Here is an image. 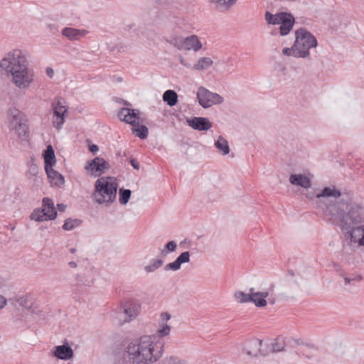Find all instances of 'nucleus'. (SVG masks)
<instances>
[{"instance_id": "nucleus-1", "label": "nucleus", "mask_w": 364, "mask_h": 364, "mask_svg": "<svg viewBox=\"0 0 364 364\" xmlns=\"http://www.w3.org/2000/svg\"><path fill=\"white\" fill-rule=\"evenodd\" d=\"M353 193L325 187L316 195V204L326 220L338 225L353 248L364 246V207L353 202Z\"/></svg>"}, {"instance_id": "nucleus-2", "label": "nucleus", "mask_w": 364, "mask_h": 364, "mask_svg": "<svg viewBox=\"0 0 364 364\" xmlns=\"http://www.w3.org/2000/svg\"><path fill=\"white\" fill-rule=\"evenodd\" d=\"M164 343L154 336H143L131 341L122 354L121 364H153L163 355Z\"/></svg>"}, {"instance_id": "nucleus-3", "label": "nucleus", "mask_w": 364, "mask_h": 364, "mask_svg": "<svg viewBox=\"0 0 364 364\" xmlns=\"http://www.w3.org/2000/svg\"><path fill=\"white\" fill-rule=\"evenodd\" d=\"M0 69L11 75L12 82L19 89H27L33 82L34 73L28 68V61L20 49L7 53L0 62Z\"/></svg>"}, {"instance_id": "nucleus-4", "label": "nucleus", "mask_w": 364, "mask_h": 364, "mask_svg": "<svg viewBox=\"0 0 364 364\" xmlns=\"http://www.w3.org/2000/svg\"><path fill=\"white\" fill-rule=\"evenodd\" d=\"M117 188L115 181H109L105 177L98 178L95 183L92 198L98 204L111 203L116 198Z\"/></svg>"}, {"instance_id": "nucleus-5", "label": "nucleus", "mask_w": 364, "mask_h": 364, "mask_svg": "<svg viewBox=\"0 0 364 364\" xmlns=\"http://www.w3.org/2000/svg\"><path fill=\"white\" fill-rule=\"evenodd\" d=\"M294 48L298 51L307 53L305 58L309 55V49L316 47L318 43L314 35L306 28H300L295 31Z\"/></svg>"}, {"instance_id": "nucleus-6", "label": "nucleus", "mask_w": 364, "mask_h": 364, "mask_svg": "<svg viewBox=\"0 0 364 364\" xmlns=\"http://www.w3.org/2000/svg\"><path fill=\"white\" fill-rule=\"evenodd\" d=\"M197 99L199 105L203 108H208L213 105H220L224 101L223 97L219 94L212 92L202 86L198 90Z\"/></svg>"}, {"instance_id": "nucleus-7", "label": "nucleus", "mask_w": 364, "mask_h": 364, "mask_svg": "<svg viewBox=\"0 0 364 364\" xmlns=\"http://www.w3.org/2000/svg\"><path fill=\"white\" fill-rule=\"evenodd\" d=\"M109 168V164L102 157H95V159L87 161L85 169L87 172L94 177L100 176Z\"/></svg>"}, {"instance_id": "nucleus-8", "label": "nucleus", "mask_w": 364, "mask_h": 364, "mask_svg": "<svg viewBox=\"0 0 364 364\" xmlns=\"http://www.w3.org/2000/svg\"><path fill=\"white\" fill-rule=\"evenodd\" d=\"M124 314L127 316L128 319L125 321H129L136 318L141 311V304L139 301L131 299L122 305Z\"/></svg>"}, {"instance_id": "nucleus-9", "label": "nucleus", "mask_w": 364, "mask_h": 364, "mask_svg": "<svg viewBox=\"0 0 364 364\" xmlns=\"http://www.w3.org/2000/svg\"><path fill=\"white\" fill-rule=\"evenodd\" d=\"M139 114L138 109L123 107L119 109L117 115L121 121L135 127L137 124Z\"/></svg>"}, {"instance_id": "nucleus-10", "label": "nucleus", "mask_w": 364, "mask_h": 364, "mask_svg": "<svg viewBox=\"0 0 364 364\" xmlns=\"http://www.w3.org/2000/svg\"><path fill=\"white\" fill-rule=\"evenodd\" d=\"M282 18L279 33L280 36H285L292 30L295 23V18L291 13L285 11L283 13V15H282Z\"/></svg>"}, {"instance_id": "nucleus-11", "label": "nucleus", "mask_w": 364, "mask_h": 364, "mask_svg": "<svg viewBox=\"0 0 364 364\" xmlns=\"http://www.w3.org/2000/svg\"><path fill=\"white\" fill-rule=\"evenodd\" d=\"M68 109L62 105L60 100L54 105L53 114L54 119L53 121V127L58 130L62 128L65 122V114L67 113Z\"/></svg>"}, {"instance_id": "nucleus-12", "label": "nucleus", "mask_w": 364, "mask_h": 364, "mask_svg": "<svg viewBox=\"0 0 364 364\" xmlns=\"http://www.w3.org/2000/svg\"><path fill=\"white\" fill-rule=\"evenodd\" d=\"M262 344V340L257 338L251 339L245 343L243 350L247 355L251 356H257L258 355H264L265 354L261 349Z\"/></svg>"}, {"instance_id": "nucleus-13", "label": "nucleus", "mask_w": 364, "mask_h": 364, "mask_svg": "<svg viewBox=\"0 0 364 364\" xmlns=\"http://www.w3.org/2000/svg\"><path fill=\"white\" fill-rule=\"evenodd\" d=\"M53 355L60 360H70L73 357V350L67 341L63 345L54 347L52 351Z\"/></svg>"}, {"instance_id": "nucleus-14", "label": "nucleus", "mask_w": 364, "mask_h": 364, "mask_svg": "<svg viewBox=\"0 0 364 364\" xmlns=\"http://www.w3.org/2000/svg\"><path fill=\"white\" fill-rule=\"evenodd\" d=\"M188 124L195 130L207 131L212 127V122L205 117H194L187 119Z\"/></svg>"}, {"instance_id": "nucleus-15", "label": "nucleus", "mask_w": 364, "mask_h": 364, "mask_svg": "<svg viewBox=\"0 0 364 364\" xmlns=\"http://www.w3.org/2000/svg\"><path fill=\"white\" fill-rule=\"evenodd\" d=\"M190 261V253L189 252H183L179 255V256L173 262L167 264L164 267L165 271H177L181 269V266L183 263L189 262Z\"/></svg>"}, {"instance_id": "nucleus-16", "label": "nucleus", "mask_w": 364, "mask_h": 364, "mask_svg": "<svg viewBox=\"0 0 364 364\" xmlns=\"http://www.w3.org/2000/svg\"><path fill=\"white\" fill-rule=\"evenodd\" d=\"M202 48V43L199 41L198 37L196 35H192L183 40V50H193L198 51Z\"/></svg>"}, {"instance_id": "nucleus-17", "label": "nucleus", "mask_w": 364, "mask_h": 364, "mask_svg": "<svg viewBox=\"0 0 364 364\" xmlns=\"http://www.w3.org/2000/svg\"><path fill=\"white\" fill-rule=\"evenodd\" d=\"M289 180L291 184L304 188H309L311 186V179L303 174H291Z\"/></svg>"}, {"instance_id": "nucleus-18", "label": "nucleus", "mask_w": 364, "mask_h": 364, "mask_svg": "<svg viewBox=\"0 0 364 364\" xmlns=\"http://www.w3.org/2000/svg\"><path fill=\"white\" fill-rule=\"evenodd\" d=\"M42 211L48 220H54L57 216V211L53 202L49 198H44L42 202Z\"/></svg>"}, {"instance_id": "nucleus-19", "label": "nucleus", "mask_w": 364, "mask_h": 364, "mask_svg": "<svg viewBox=\"0 0 364 364\" xmlns=\"http://www.w3.org/2000/svg\"><path fill=\"white\" fill-rule=\"evenodd\" d=\"M88 33L86 30H80L71 27H66L63 29V36L67 37L70 41L79 40L80 38L85 36Z\"/></svg>"}, {"instance_id": "nucleus-20", "label": "nucleus", "mask_w": 364, "mask_h": 364, "mask_svg": "<svg viewBox=\"0 0 364 364\" xmlns=\"http://www.w3.org/2000/svg\"><path fill=\"white\" fill-rule=\"evenodd\" d=\"M45 171L52 186L60 187L64 184V177L60 173L55 171L53 167L46 168Z\"/></svg>"}, {"instance_id": "nucleus-21", "label": "nucleus", "mask_w": 364, "mask_h": 364, "mask_svg": "<svg viewBox=\"0 0 364 364\" xmlns=\"http://www.w3.org/2000/svg\"><path fill=\"white\" fill-rule=\"evenodd\" d=\"M11 128L14 129L18 134V137L23 140H26L28 136V128L26 124V120L18 121L17 123L10 124Z\"/></svg>"}, {"instance_id": "nucleus-22", "label": "nucleus", "mask_w": 364, "mask_h": 364, "mask_svg": "<svg viewBox=\"0 0 364 364\" xmlns=\"http://www.w3.org/2000/svg\"><path fill=\"white\" fill-rule=\"evenodd\" d=\"M43 156L44 159L45 168L53 167L56 164L55 151L51 145H48L43 151Z\"/></svg>"}, {"instance_id": "nucleus-23", "label": "nucleus", "mask_w": 364, "mask_h": 364, "mask_svg": "<svg viewBox=\"0 0 364 364\" xmlns=\"http://www.w3.org/2000/svg\"><path fill=\"white\" fill-rule=\"evenodd\" d=\"M268 296V291H258L252 294V300L250 302L254 303L257 307H264L267 305L266 298Z\"/></svg>"}, {"instance_id": "nucleus-24", "label": "nucleus", "mask_w": 364, "mask_h": 364, "mask_svg": "<svg viewBox=\"0 0 364 364\" xmlns=\"http://www.w3.org/2000/svg\"><path fill=\"white\" fill-rule=\"evenodd\" d=\"M163 100L168 105L173 107L176 105L178 102V95L174 90H168L164 92Z\"/></svg>"}, {"instance_id": "nucleus-25", "label": "nucleus", "mask_w": 364, "mask_h": 364, "mask_svg": "<svg viewBox=\"0 0 364 364\" xmlns=\"http://www.w3.org/2000/svg\"><path fill=\"white\" fill-rule=\"evenodd\" d=\"M215 146L223 155H227L230 153L228 142L222 136L218 137V140L215 142Z\"/></svg>"}, {"instance_id": "nucleus-26", "label": "nucleus", "mask_w": 364, "mask_h": 364, "mask_svg": "<svg viewBox=\"0 0 364 364\" xmlns=\"http://www.w3.org/2000/svg\"><path fill=\"white\" fill-rule=\"evenodd\" d=\"M132 130L133 134L141 139H144L148 136V128L145 125H139L138 122L135 127H132Z\"/></svg>"}, {"instance_id": "nucleus-27", "label": "nucleus", "mask_w": 364, "mask_h": 364, "mask_svg": "<svg viewBox=\"0 0 364 364\" xmlns=\"http://www.w3.org/2000/svg\"><path fill=\"white\" fill-rule=\"evenodd\" d=\"M10 119V124H14V123H17L18 121L24 120L23 113L16 108H11L9 111Z\"/></svg>"}, {"instance_id": "nucleus-28", "label": "nucleus", "mask_w": 364, "mask_h": 364, "mask_svg": "<svg viewBox=\"0 0 364 364\" xmlns=\"http://www.w3.org/2000/svg\"><path fill=\"white\" fill-rule=\"evenodd\" d=\"M213 64V60L210 58H200L194 65L193 68L197 70H203L207 69Z\"/></svg>"}, {"instance_id": "nucleus-29", "label": "nucleus", "mask_w": 364, "mask_h": 364, "mask_svg": "<svg viewBox=\"0 0 364 364\" xmlns=\"http://www.w3.org/2000/svg\"><path fill=\"white\" fill-rule=\"evenodd\" d=\"M282 53L284 55L290 56L292 55L295 58H305V55L307 54L304 51L300 52L298 51L296 48H294V44L291 48H284L282 50Z\"/></svg>"}, {"instance_id": "nucleus-30", "label": "nucleus", "mask_w": 364, "mask_h": 364, "mask_svg": "<svg viewBox=\"0 0 364 364\" xmlns=\"http://www.w3.org/2000/svg\"><path fill=\"white\" fill-rule=\"evenodd\" d=\"M210 3L215 4L217 7L229 10L234 6L237 0H208Z\"/></svg>"}, {"instance_id": "nucleus-31", "label": "nucleus", "mask_w": 364, "mask_h": 364, "mask_svg": "<svg viewBox=\"0 0 364 364\" xmlns=\"http://www.w3.org/2000/svg\"><path fill=\"white\" fill-rule=\"evenodd\" d=\"M163 264L164 261L161 259H154L149 264L144 267V270L146 273L154 272L160 268Z\"/></svg>"}, {"instance_id": "nucleus-32", "label": "nucleus", "mask_w": 364, "mask_h": 364, "mask_svg": "<svg viewBox=\"0 0 364 364\" xmlns=\"http://www.w3.org/2000/svg\"><path fill=\"white\" fill-rule=\"evenodd\" d=\"M132 191L129 189L120 188L119 191V202L122 205H126L131 197Z\"/></svg>"}, {"instance_id": "nucleus-33", "label": "nucleus", "mask_w": 364, "mask_h": 364, "mask_svg": "<svg viewBox=\"0 0 364 364\" xmlns=\"http://www.w3.org/2000/svg\"><path fill=\"white\" fill-rule=\"evenodd\" d=\"M81 223L80 220L68 218L65 220L63 229L65 230H72L79 226Z\"/></svg>"}, {"instance_id": "nucleus-34", "label": "nucleus", "mask_w": 364, "mask_h": 364, "mask_svg": "<svg viewBox=\"0 0 364 364\" xmlns=\"http://www.w3.org/2000/svg\"><path fill=\"white\" fill-rule=\"evenodd\" d=\"M183 37L182 36H173L166 41L168 43L174 46L178 50H183Z\"/></svg>"}, {"instance_id": "nucleus-35", "label": "nucleus", "mask_w": 364, "mask_h": 364, "mask_svg": "<svg viewBox=\"0 0 364 364\" xmlns=\"http://www.w3.org/2000/svg\"><path fill=\"white\" fill-rule=\"evenodd\" d=\"M235 298L240 303L250 302L252 300V294H248L240 291H236L235 293Z\"/></svg>"}, {"instance_id": "nucleus-36", "label": "nucleus", "mask_w": 364, "mask_h": 364, "mask_svg": "<svg viewBox=\"0 0 364 364\" xmlns=\"http://www.w3.org/2000/svg\"><path fill=\"white\" fill-rule=\"evenodd\" d=\"M30 218L31 220H34L38 222H41L48 220L46 216L44 215L43 211H42V208L35 209L31 214Z\"/></svg>"}, {"instance_id": "nucleus-37", "label": "nucleus", "mask_w": 364, "mask_h": 364, "mask_svg": "<svg viewBox=\"0 0 364 364\" xmlns=\"http://www.w3.org/2000/svg\"><path fill=\"white\" fill-rule=\"evenodd\" d=\"M284 342L282 340L277 338L272 343V351L274 353L281 352L284 350Z\"/></svg>"}, {"instance_id": "nucleus-38", "label": "nucleus", "mask_w": 364, "mask_h": 364, "mask_svg": "<svg viewBox=\"0 0 364 364\" xmlns=\"http://www.w3.org/2000/svg\"><path fill=\"white\" fill-rule=\"evenodd\" d=\"M176 242L175 241H169L166 244L164 249L161 252V254L162 255H166L168 252H173L176 251Z\"/></svg>"}, {"instance_id": "nucleus-39", "label": "nucleus", "mask_w": 364, "mask_h": 364, "mask_svg": "<svg viewBox=\"0 0 364 364\" xmlns=\"http://www.w3.org/2000/svg\"><path fill=\"white\" fill-rule=\"evenodd\" d=\"M343 279L345 280V284H350L353 282H360L362 280L363 277L360 274H352L350 275L343 274Z\"/></svg>"}, {"instance_id": "nucleus-40", "label": "nucleus", "mask_w": 364, "mask_h": 364, "mask_svg": "<svg viewBox=\"0 0 364 364\" xmlns=\"http://www.w3.org/2000/svg\"><path fill=\"white\" fill-rule=\"evenodd\" d=\"M16 302L21 306L25 307L26 309H31L32 304L29 303V300L28 296H20L16 299Z\"/></svg>"}, {"instance_id": "nucleus-41", "label": "nucleus", "mask_w": 364, "mask_h": 364, "mask_svg": "<svg viewBox=\"0 0 364 364\" xmlns=\"http://www.w3.org/2000/svg\"><path fill=\"white\" fill-rule=\"evenodd\" d=\"M294 341L296 344L299 346H305L306 348L311 350H317V347L312 343H307L304 341L301 338H295Z\"/></svg>"}, {"instance_id": "nucleus-42", "label": "nucleus", "mask_w": 364, "mask_h": 364, "mask_svg": "<svg viewBox=\"0 0 364 364\" xmlns=\"http://www.w3.org/2000/svg\"><path fill=\"white\" fill-rule=\"evenodd\" d=\"M171 327L168 324L163 325V326L157 331V334L159 337L168 336L170 333Z\"/></svg>"}, {"instance_id": "nucleus-43", "label": "nucleus", "mask_w": 364, "mask_h": 364, "mask_svg": "<svg viewBox=\"0 0 364 364\" xmlns=\"http://www.w3.org/2000/svg\"><path fill=\"white\" fill-rule=\"evenodd\" d=\"M284 11H281V12H279L276 14L274 15V18H273V20L271 23V25H279L281 23V18H282V15H283V13Z\"/></svg>"}, {"instance_id": "nucleus-44", "label": "nucleus", "mask_w": 364, "mask_h": 364, "mask_svg": "<svg viewBox=\"0 0 364 364\" xmlns=\"http://www.w3.org/2000/svg\"><path fill=\"white\" fill-rule=\"evenodd\" d=\"M47 28L52 34H55L59 31V26L55 23L48 24Z\"/></svg>"}, {"instance_id": "nucleus-45", "label": "nucleus", "mask_w": 364, "mask_h": 364, "mask_svg": "<svg viewBox=\"0 0 364 364\" xmlns=\"http://www.w3.org/2000/svg\"><path fill=\"white\" fill-rule=\"evenodd\" d=\"M166 364H186L182 360H179L178 358L171 357L168 360H167Z\"/></svg>"}, {"instance_id": "nucleus-46", "label": "nucleus", "mask_w": 364, "mask_h": 364, "mask_svg": "<svg viewBox=\"0 0 364 364\" xmlns=\"http://www.w3.org/2000/svg\"><path fill=\"white\" fill-rule=\"evenodd\" d=\"M274 14H272L269 11H266V13L264 14V17H265V21H267V24H271V23L273 20V18H274Z\"/></svg>"}, {"instance_id": "nucleus-47", "label": "nucleus", "mask_w": 364, "mask_h": 364, "mask_svg": "<svg viewBox=\"0 0 364 364\" xmlns=\"http://www.w3.org/2000/svg\"><path fill=\"white\" fill-rule=\"evenodd\" d=\"M129 162H130V164L132 165V166L134 169H136V170H139V169L140 165H139V161L136 159H131Z\"/></svg>"}, {"instance_id": "nucleus-48", "label": "nucleus", "mask_w": 364, "mask_h": 364, "mask_svg": "<svg viewBox=\"0 0 364 364\" xmlns=\"http://www.w3.org/2000/svg\"><path fill=\"white\" fill-rule=\"evenodd\" d=\"M162 321H167L171 318V315L168 312H164L161 314Z\"/></svg>"}, {"instance_id": "nucleus-49", "label": "nucleus", "mask_w": 364, "mask_h": 364, "mask_svg": "<svg viewBox=\"0 0 364 364\" xmlns=\"http://www.w3.org/2000/svg\"><path fill=\"white\" fill-rule=\"evenodd\" d=\"M7 304V299L2 295H0V309H3Z\"/></svg>"}, {"instance_id": "nucleus-50", "label": "nucleus", "mask_w": 364, "mask_h": 364, "mask_svg": "<svg viewBox=\"0 0 364 364\" xmlns=\"http://www.w3.org/2000/svg\"><path fill=\"white\" fill-rule=\"evenodd\" d=\"M160 15H161V18L162 20H168V21H171V14H166L165 11H161L160 12Z\"/></svg>"}, {"instance_id": "nucleus-51", "label": "nucleus", "mask_w": 364, "mask_h": 364, "mask_svg": "<svg viewBox=\"0 0 364 364\" xmlns=\"http://www.w3.org/2000/svg\"><path fill=\"white\" fill-rule=\"evenodd\" d=\"M29 171L31 174L35 176L38 173V166L36 164H33L31 166Z\"/></svg>"}, {"instance_id": "nucleus-52", "label": "nucleus", "mask_w": 364, "mask_h": 364, "mask_svg": "<svg viewBox=\"0 0 364 364\" xmlns=\"http://www.w3.org/2000/svg\"><path fill=\"white\" fill-rule=\"evenodd\" d=\"M46 73L50 78H52L54 75V70L52 68H50V67L46 68Z\"/></svg>"}, {"instance_id": "nucleus-53", "label": "nucleus", "mask_w": 364, "mask_h": 364, "mask_svg": "<svg viewBox=\"0 0 364 364\" xmlns=\"http://www.w3.org/2000/svg\"><path fill=\"white\" fill-rule=\"evenodd\" d=\"M98 150L99 148L96 144H92L89 146V151L92 154H95Z\"/></svg>"}, {"instance_id": "nucleus-54", "label": "nucleus", "mask_w": 364, "mask_h": 364, "mask_svg": "<svg viewBox=\"0 0 364 364\" xmlns=\"http://www.w3.org/2000/svg\"><path fill=\"white\" fill-rule=\"evenodd\" d=\"M57 207L60 212H64L66 208V205L63 203H58Z\"/></svg>"}, {"instance_id": "nucleus-55", "label": "nucleus", "mask_w": 364, "mask_h": 364, "mask_svg": "<svg viewBox=\"0 0 364 364\" xmlns=\"http://www.w3.org/2000/svg\"><path fill=\"white\" fill-rule=\"evenodd\" d=\"M180 63H181L182 65H185V66H186V67H189V65H188V63H186V61H185V60L183 59V57H181V58H180Z\"/></svg>"}, {"instance_id": "nucleus-56", "label": "nucleus", "mask_w": 364, "mask_h": 364, "mask_svg": "<svg viewBox=\"0 0 364 364\" xmlns=\"http://www.w3.org/2000/svg\"><path fill=\"white\" fill-rule=\"evenodd\" d=\"M68 265L71 267V268H75L77 267V263L75 262H70L68 263Z\"/></svg>"}, {"instance_id": "nucleus-57", "label": "nucleus", "mask_w": 364, "mask_h": 364, "mask_svg": "<svg viewBox=\"0 0 364 364\" xmlns=\"http://www.w3.org/2000/svg\"><path fill=\"white\" fill-rule=\"evenodd\" d=\"M298 355H302L303 356H305L306 358H309V359H311L312 358V355H307V354H305L303 352H298L296 353Z\"/></svg>"}, {"instance_id": "nucleus-58", "label": "nucleus", "mask_w": 364, "mask_h": 364, "mask_svg": "<svg viewBox=\"0 0 364 364\" xmlns=\"http://www.w3.org/2000/svg\"><path fill=\"white\" fill-rule=\"evenodd\" d=\"M288 274H289L291 277L294 276V272L292 270H288Z\"/></svg>"}, {"instance_id": "nucleus-59", "label": "nucleus", "mask_w": 364, "mask_h": 364, "mask_svg": "<svg viewBox=\"0 0 364 364\" xmlns=\"http://www.w3.org/2000/svg\"><path fill=\"white\" fill-rule=\"evenodd\" d=\"M255 293H256V292H255V289H254V288H251V289H250V292L248 293V294H255Z\"/></svg>"}, {"instance_id": "nucleus-60", "label": "nucleus", "mask_w": 364, "mask_h": 364, "mask_svg": "<svg viewBox=\"0 0 364 364\" xmlns=\"http://www.w3.org/2000/svg\"><path fill=\"white\" fill-rule=\"evenodd\" d=\"M75 252H76V249H75V248H71V249L70 250V253H75Z\"/></svg>"}]
</instances>
